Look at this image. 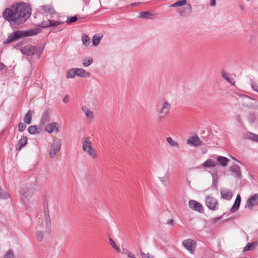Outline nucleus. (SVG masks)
Segmentation results:
<instances>
[{
    "label": "nucleus",
    "mask_w": 258,
    "mask_h": 258,
    "mask_svg": "<svg viewBox=\"0 0 258 258\" xmlns=\"http://www.w3.org/2000/svg\"><path fill=\"white\" fill-rule=\"evenodd\" d=\"M220 194L222 198L226 200H230L232 197V193L230 190L228 189H221Z\"/></svg>",
    "instance_id": "obj_16"
},
{
    "label": "nucleus",
    "mask_w": 258,
    "mask_h": 258,
    "mask_svg": "<svg viewBox=\"0 0 258 258\" xmlns=\"http://www.w3.org/2000/svg\"><path fill=\"white\" fill-rule=\"evenodd\" d=\"M19 131L20 132H23V131H24L26 127V125L22 123V122H20L19 124Z\"/></svg>",
    "instance_id": "obj_47"
},
{
    "label": "nucleus",
    "mask_w": 258,
    "mask_h": 258,
    "mask_svg": "<svg viewBox=\"0 0 258 258\" xmlns=\"http://www.w3.org/2000/svg\"><path fill=\"white\" fill-rule=\"evenodd\" d=\"M210 6L212 7L215 6L216 5V1L215 0H211L210 2Z\"/></svg>",
    "instance_id": "obj_52"
},
{
    "label": "nucleus",
    "mask_w": 258,
    "mask_h": 258,
    "mask_svg": "<svg viewBox=\"0 0 258 258\" xmlns=\"http://www.w3.org/2000/svg\"><path fill=\"white\" fill-rule=\"evenodd\" d=\"M44 214L45 216V221L46 222V229H48V230H50L51 226V220L49 214L48 207L45 208Z\"/></svg>",
    "instance_id": "obj_20"
},
{
    "label": "nucleus",
    "mask_w": 258,
    "mask_h": 258,
    "mask_svg": "<svg viewBox=\"0 0 258 258\" xmlns=\"http://www.w3.org/2000/svg\"><path fill=\"white\" fill-rule=\"evenodd\" d=\"M230 170L235 177L237 178H240V170L239 167L238 165H233L231 166Z\"/></svg>",
    "instance_id": "obj_23"
},
{
    "label": "nucleus",
    "mask_w": 258,
    "mask_h": 258,
    "mask_svg": "<svg viewBox=\"0 0 258 258\" xmlns=\"http://www.w3.org/2000/svg\"><path fill=\"white\" fill-rule=\"evenodd\" d=\"M38 32L36 30H28L25 31L17 30L10 33L7 39L4 42V44H8L18 40L23 37H28L37 35Z\"/></svg>",
    "instance_id": "obj_2"
},
{
    "label": "nucleus",
    "mask_w": 258,
    "mask_h": 258,
    "mask_svg": "<svg viewBox=\"0 0 258 258\" xmlns=\"http://www.w3.org/2000/svg\"><path fill=\"white\" fill-rule=\"evenodd\" d=\"M61 146V141L57 138H54L52 143L51 144L49 151V155L50 158H54L57 153L60 150Z\"/></svg>",
    "instance_id": "obj_3"
},
{
    "label": "nucleus",
    "mask_w": 258,
    "mask_h": 258,
    "mask_svg": "<svg viewBox=\"0 0 258 258\" xmlns=\"http://www.w3.org/2000/svg\"><path fill=\"white\" fill-rule=\"evenodd\" d=\"M139 3H136L132 4V6H136V5H139Z\"/></svg>",
    "instance_id": "obj_58"
},
{
    "label": "nucleus",
    "mask_w": 258,
    "mask_h": 258,
    "mask_svg": "<svg viewBox=\"0 0 258 258\" xmlns=\"http://www.w3.org/2000/svg\"><path fill=\"white\" fill-rule=\"evenodd\" d=\"M188 205L191 209L202 213L204 211V209L202 205L198 202L190 200L188 202Z\"/></svg>",
    "instance_id": "obj_11"
},
{
    "label": "nucleus",
    "mask_w": 258,
    "mask_h": 258,
    "mask_svg": "<svg viewBox=\"0 0 258 258\" xmlns=\"http://www.w3.org/2000/svg\"><path fill=\"white\" fill-rule=\"evenodd\" d=\"M100 37L94 36L92 38L93 44L94 46H97L98 45H99L100 41Z\"/></svg>",
    "instance_id": "obj_42"
},
{
    "label": "nucleus",
    "mask_w": 258,
    "mask_h": 258,
    "mask_svg": "<svg viewBox=\"0 0 258 258\" xmlns=\"http://www.w3.org/2000/svg\"><path fill=\"white\" fill-rule=\"evenodd\" d=\"M83 151L92 159H95L97 157V153L93 148L92 145Z\"/></svg>",
    "instance_id": "obj_12"
},
{
    "label": "nucleus",
    "mask_w": 258,
    "mask_h": 258,
    "mask_svg": "<svg viewBox=\"0 0 258 258\" xmlns=\"http://www.w3.org/2000/svg\"><path fill=\"white\" fill-rule=\"evenodd\" d=\"M69 100V97L68 95H66L63 98V102L65 103H68Z\"/></svg>",
    "instance_id": "obj_50"
},
{
    "label": "nucleus",
    "mask_w": 258,
    "mask_h": 258,
    "mask_svg": "<svg viewBox=\"0 0 258 258\" xmlns=\"http://www.w3.org/2000/svg\"><path fill=\"white\" fill-rule=\"evenodd\" d=\"M140 253L142 258H155L153 255H152L148 252L145 253L143 252L142 249H140Z\"/></svg>",
    "instance_id": "obj_38"
},
{
    "label": "nucleus",
    "mask_w": 258,
    "mask_h": 258,
    "mask_svg": "<svg viewBox=\"0 0 258 258\" xmlns=\"http://www.w3.org/2000/svg\"><path fill=\"white\" fill-rule=\"evenodd\" d=\"M167 142L172 147H178V144L177 142L173 140L171 137H167L166 139Z\"/></svg>",
    "instance_id": "obj_36"
},
{
    "label": "nucleus",
    "mask_w": 258,
    "mask_h": 258,
    "mask_svg": "<svg viewBox=\"0 0 258 258\" xmlns=\"http://www.w3.org/2000/svg\"><path fill=\"white\" fill-rule=\"evenodd\" d=\"M82 43L84 45L87 46L90 43V39L87 35H83L82 37Z\"/></svg>",
    "instance_id": "obj_35"
},
{
    "label": "nucleus",
    "mask_w": 258,
    "mask_h": 258,
    "mask_svg": "<svg viewBox=\"0 0 258 258\" xmlns=\"http://www.w3.org/2000/svg\"><path fill=\"white\" fill-rule=\"evenodd\" d=\"M49 112L48 111H44L42 116L41 120L43 122H46L47 121L49 118Z\"/></svg>",
    "instance_id": "obj_39"
},
{
    "label": "nucleus",
    "mask_w": 258,
    "mask_h": 258,
    "mask_svg": "<svg viewBox=\"0 0 258 258\" xmlns=\"http://www.w3.org/2000/svg\"><path fill=\"white\" fill-rule=\"evenodd\" d=\"M187 3L186 0H179L177 1L176 3H173L171 5L172 7H178L186 5Z\"/></svg>",
    "instance_id": "obj_33"
},
{
    "label": "nucleus",
    "mask_w": 258,
    "mask_h": 258,
    "mask_svg": "<svg viewBox=\"0 0 258 258\" xmlns=\"http://www.w3.org/2000/svg\"><path fill=\"white\" fill-rule=\"evenodd\" d=\"M192 8L191 5L188 4L185 7L182 8H179L178 9V13L180 15L184 17L189 14L191 12Z\"/></svg>",
    "instance_id": "obj_14"
},
{
    "label": "nucleus",
    "mask_w": 258,
    "mask_h": 258,
    "mask_svg": "<svg viewBox=\"0 0 258 258\" xmlns=\"http://www.w3.org/2000/svg\"><path fill=\"white\" fill-rule=\"evenodd\" d=\"M187 144L190 146L197 147L202 145V142L197 136H192L189 137L186 141Z\"/></svg>",
    "instance_id": "obj_10"
},
{
    "label": "nucleus",
    "mask_w": 258,
    "mask_h": 258,
    "mask_svg": "<svg viewBox=\"0 0 258 258\" xmlns=\"http://www.w3.org/2000/svg\"><path fill=\"white\" fill-rule=\"evenodd\" d=\"M257 242H253L251 243H248L244 248L243 251H248L253 250L257 245Z\"/></svg>",
    "instance_id": "obj_30"
},
{
    "label": "nucleus",
    "mask_w": 258,
    "mask_h": 258,
    "mask_svg": "<svg viewBox=\"0 0 258 258\" xmlns=\"http://www.w3.org/2000/svg\"><path fill=\"white\" fill-rule=\"evenodd\" d=\"M10 197V196L4 191L0 187V198L6 199Z\"/></svg>",
    "instance_id": "obj_40"
},
{
    "label": "nucleus",
    "mask_w": 258,
    "mask_h": 258,
    "mask_svg": "<svg viewBox=\"0 0 258 258\" xmlns=\"http://www.w3.org/2000/svg\"><path fill=\"white\" fill-rule=\"evenodd\" d=\"M93 62L92 58H89L88 59H85L83 60V64L85 67L89 66Z\"/></svg>",
    "instance_id": "obj_44"
},
{
    "label": "nucleus",
    "mask_w": 258,
    "mask_h": 258,
    "mask_svg": "<svg viewBox=\"0 0 258 258\" xmlns=\"http://www.w3.org/2000/svg\"><path fill=\"white\" fill-rule=\"evenodd\" d=\"M21 52L27 55L32 56L35 54L36 48L31 45H27L24 47L20 48Z\"/></svg>",
    "instance_id": "obj_7"
},
{
    "label": "nucleus",
    "mask_w": 258,
    "mask_h": 258,
    "mask_svg": "<svg viewBox=\"0 0 258 258\" xmlns=\"http://www.w3.org/2000/svg\"><path fill=\"white\" fill-rule=\"evenodd\" d=\"M77 20V18L76 16L71 17H68L67 20V23L68 24H71V23L75 22Z\"/></svg>",
    "instance_id": "obj_45"
},
{
    "label": "nucleus",
    "mask_w": 258,
    "mask_h": 258,
    "mask_svg": "<svg viewBox=\"0 0 258 258\" xmlns=\"http://www.w3.org/2000/svg\"><path fill=\"white\" fill-rule=\"evenodd\" d=\"M252 87L253 88L254 90L258 92V86L256 85H252Z\"/></svg>",
    "instance_id": "obj_53"
},
{
    "label": "nucleus",
    "mask_w": 258,
    "mask_h": 258,
    "mask_svg": "<svg viewBox=\"0 0 258 258\" xmlns=\"http://www.w3.org/2000/svg\"><path fill=\"white\" fill-rule=\"evenodd\" d=\"M241 202V197L240 195L238 194L236 196V199L231 209H230V212L231 213H234L236 212L239 208L240 204Z\"/></svg>",
    "instance_id": "obj_18"
},
{
    "label": "nucleus",
    "mask_w": 258,
    "mask_h": 258,
    "mask_svg": "<svg viewBox=\"0 0 258 258\" xmlns=\"http://www.w3.org/2000/svg\"><path fill=\"white\" fill-rule=\"evenodd\" d=\"M171 104L167 100H164L161 107L158 109V114H163L168 115L171 109Z\"/></svg>",
    "instance_id": "obj_9"
},
{
    "label": "nucleus",
    "mask_w": 258,
    "mask_h": 258,
    "mask_svg": "<svg viewBox=\"0 0 258 258\" xmlns=\"http://www.w3.org/2000/svg\"><path fill=\"white\" fill-rule=\"evenodd\" d=\"M76 75V71L75 68L71 69L69 70L66 74L67 78H73Z\"/></svg>",
    "instance_id": "obj_32"
},
{
    "label": "nucleus",
    "mask_w": 258,
    "mask_h": 258,
    "mask_svg": "<svg viewBox=\"0 0 258 258\" xmlns=\"http://www.w3.org/2000/svg\"><path fill=\"white\" fill-rule=\"evenodd\" d=\"M5 68V66L1 62H0V71L4 70Z\"/></svg>",
    "instance_id": "obj_54"
},
{
    "label": "nucleus",
    "mask_w": 258,
    "mask_h": 258,
    "mask_svg": "<svg viewBox=\"0 0 258 258\" xmlns=\"http://www.w3.org/2000/svg\"><path fill=\"white\" fill-rule=\"evenodd\" d=\"M28 132L30 134L35 135L39 133L38 128L36 125L30 126L28 129Z\"/></svg>",
    "instance_id": "obj_34"
},
{
    "label": "nucleus",
    "mask_w": 258,
    "mask_h": 258,
    "mask_svg": "<svg viewBox=\"0 0 258 258\" xmlns=\"http://www.w3.org/2000/svg\"><path fill=\"white\" fill-rule=\"evenodd\" d=\"M253 121H254V119H252V120H251V121H252V122H253Z\"/></svg>",
    "instance_id": "obj_59"
},
{
    "label": "nucleus",
    "mask_w": 258,
    "mask_h": 258,
    "mask_svg": "<svg viewBox=\"0 0 258 258\" xmlns=\"http://www.w3.org/2000/svg\"><path fill=\"white\" fill-rule=\"evenodd\" d=\"M155 16V14H152L148 12H142L140 14V17L148 19L153 18Z\"/></svg>",
    "instance_id": "obj_28"
},
{
    "label": "nucleus",
    "mask_w": 258,
    "mask_h": 258,
    "mask_svg": "<svg viewBox=\"0 0 258 258\" xmlns=\"http://www.w3.org/2000/svg\"><path fill=\"white\" fill-rule=\"evenodd\" d=\"M22 45V43H21V42H20V43H19L17 44L16 45H15V46H14V47L15 48L18 49V48H19V47H20V46H21Z\"/></svg>",
    "instance_id": "obj_55"
},
{
    "label": "nucleus",
    "mask_w": 258,
    "mask_h": 258,
    "mask_svg": "<svg viewBox=\"0 0 258 258\" xmlns=\"http://www.w3.org/2000/svg\"><path fill=\"white\" fill-rule=\"evenodd\" d=\"M257 205H258V194H255L247 200L245 207L251 209L253 206Z\"/></svg>",
    "instance_id": "obj_8"
},
{
    "label": "nucleus",
    "mask_w": 258,
    "mask_h": 258,
    "mask_svg": "<svg viewBox=\"0 0 258 258\" xmlns=\"http://www.w3.org/2000/svg\"><path fill=\"white\" fill-rule=\"evenodd\" d=\"M58 124L57 122H52L47 124L45 130L46 132L51 134L53 132H57L58 131Z\"/></svg>",
    "instance_id": "obj_15"
},
{
    "label": "nucleus",
    "mask_w": 258,
    "mask_h": 258,
    "mask_svg": "<svg viewBox=\"0 0 258 258\" xmlns=\"http://www.w3.org/2000/svg\"><path fill=\"white\" fill-rule=\"evenodd\" d=\"M27 143V138L25 136H22L18 143L16 145V148L17 150L20 151L22 147L25 146Z\"/></svg>",
    "instance_id": "obj_24"
},
{
    "label": "nucleus",
    "mask_w": 258,
    "mask_h": 258,
    "mask_svg": "<svg viewBox=\"0 0 258 258\" xmlns=\"http://www.w3.org/2000/svg\"><path fill=\"white\" fill-rule=\"evenodd\" d=\"M221 76L226 80L229 83L233 86H235V83L233 81V79L230 77V74L225 71L224 70H222L221 72Z\"/></svg>",
    "instance_id": "obj_21"
},
{
    "label": "nucleus",
    "mask_w": 258,
    "mask_h": 258,
    "mask_svg": "<svg viewBox=\"0 0 258 258\" xmlns=\"http://www.w3.org/2000/svg\"><path fill=\"white\" fill-rule=\"evenodd\" d=\"M21 200L24 204H26L30 200L32 192L28 189L23 188L21 190Z\"/></svg>",
    "instance_id": "obj_6"
},
{
    "label": "nucleus",
    "mask_w": 258,
    "mask_h": 258,
    "mask_svg": "<svg viewBox=\"0 0 258 258\" xmlns=\"http://www.w3.org/2000/svg\"><path fill=\"white\" fill-rule=\"evenodd\" d=\"M160 179L161 181L164 182H166L167 181L168 178L166 176H164L163 177H160Z\"/></svg>",
    "instance_id": "obj_51"
},
{
    "label": "nucleus",
    "mask_w": 258,
    "mask_h": 258,
    "mask_svg": "<svg viewBox=\"0 0 258 258\" xmlns=\"http://www.w3.org/2000/svg\"><path fill=\"white\" fill-rule=\"evenodd\" d=\"M218 165V162L216 161L213 160L211 159H208L205 161L202 166L205 168L214 167Z\"/></svg>",
    "instance_id": "obj_22"
},
{
    "label": "nucleus",
    "mask_w": 258,
    "mask_h": 258,
    "mask_svg": "<svg viewBox=\"0 0 258 258\" xmlns=\"http://www.w3.org/2000/svg\"><path fill=\"white\" fill-rule=\"evenodd\" d=\"M81 144L82 150H84L87 147L92 145V139L91 137H85L81 139Z\"/></svg>",
    "instance_id": "obj_17"
},
{
    "label": "nucleus",
    "mask_w": 258,
    "mask_h": 258,
    "mask_svg": "<svg viewBox=\"0 0 258 258\" xmlns=\"http://www.w3.org/2000/svg\"><path fill=\"white\" fill-rule=\"evenodd\" d=\"M63 22L56 21L54 20H48L43 21L41 24V27L44 28H48L50 27L55 26L63 24Z\"/></svg>",
    "instance_id": "obj_13"
},
{
    "label": "nucleus",
    "mask_w": 258,
    "mask_h": 258,
    "mask_svg": "<svg viewBox=\"0 0 258 258\" xmlns=\"http://www.w3.org/2000/svg\"><path fill=\"white\" fill-rule=\"evenodd\" d=\"M14 253L11 249L9 250L5 254L3 258H14Z\"/></svg>",
    "instance_id": "obj_41"
},
{
    "label": "nucleus",
    "mask_w": 258,
    "mask_h": 258,
    "mask_svg": "<svg viewBox=\"0 0 258 258\" xmlns=\"http://www.w3.org/2000/svg\"><path fill=\"white\" fill-rule=\"evenodd\" d=\"M205 203L207 207L210 210L214 211L216 209V207L218 205L217 200L214 197L209 195L205 198Z\"/></svg>",
    "instance_id": "obj_5"
},
{
    "label": "nucleus",
    "mask_w": 258,
    "mask_h": 258,
    "mask_svg": "<svg viewBox=\"0 0 258 258\" xmlns=\"http://www.w3.org/2000/svg\"><path fill=\"white\" fill-rule=\"evenodd\" d=\"M44 46L38 47L36 48V50L35 51V53H36L38 55V57H40L41 55L42 51L44 49Z\"/></svg>",
    "instance_id": "obj_46"
},
{
    "label": "nucleus",
    "mask_w": 258,
    "mask_h": 258,
    "mask_svg": "<svg viewBox=\"0 0 258 258\" xmlns=\"http://www.w3.org/2000/svg\"><path fill=\"white\" fill-rule=\"evenodd\" d=\"M83 112L85 113L86 117L89 119H93L94 117V113L87 106L84 105L82 107Z\"/></svg>",
    "instance_id": "obj_25"
},
{
    "label": "nucleus",
    "mask_w": 258,
    "mask_h": 258,
    "mask_svg": "<svg viewBox=\"0 0 258 258\" xmlns=\"http://www.w3.org/2000/svg\"><path fill=\"white\" fill-rule=\"evenodd\" d=\"M109 241L110 244L113 247V248L114 249V250L117 252H120V249L116 246V243L113 241V240L112 238H109Z\"/></svg>",
    "instance_id": "obj_37"
},
{
    "label": "nucleus",
    "mask_w": 258,
    "mask_h": 258,
    "mask_svg": "<svg viewBox=\"0 0 258 258\" xmlns=\"http://www.w3.org/2000/svg\"><path fill=\"white\" fill-rule=\"evenodd\" d=\"M42 10L45 12L48 13L51 15L55 13L54 9L50 6L44 5L41 7Z\"/></svg>",
    "instance_id": "obj_29"
},
{
    "label": "nucleus",
    "mask_w": 258,
    "mask_h": 258,
    "mask_svg": "<svg viewBox=\"0 0 258 258\" xmlns=\"http://www.w3.org/2000/svg\"><path fill=\"white\" fill-rule=\"evenodd\" d=\"M173 223H174V221H173L172 219L170 220L167 222V223H168V224H170V225H172V224H173Z\"/></svg>",
    "instance_id": "obj_57"
},
{
    "label": "nucleus",
    "mask_w": 258,
    "mask_h": 258,
    "mask_svg": "<svg viewBox=\"0 0 258 258\" xmlns=\"http://www.w3.org/2000/svg\"><path fill=\"white\" fill-rule=\"evenodd\" d=\"M32 114L31 110H29L25 115L24 121L27 124H30L32 120Z\"/></svg>",
    "instance_id": "obj_31"
},
{
    "label": "nucleus",
    "mask_w": 258,
    "mask_h": 258,
    "mask_svg": "<svg viewBox=\"0 0 258 258\" xmlns=\"http://www.w3.org/2000/svg\"><path fill=\"white\" fill-rule=\"evenodd\" d=\"M244 138L258 143V135L249 132L245 134Z\"/></svg>",
    "instance_id": "obj_26"
},
{
    "label": "nucleus",
    "mask_w": 258,
    "mask_h": 258,
    "mask_svg": "<svg viewBox=\"0 0 258 258\" xmlns=\"http://www.w3.org/2000/svg\"><path fill=\"white\" fill-rule=\"evenodd\" d=\"M236 120L239 122H241V120H240V115H238L236 116Z\"/></svg>",
    "instance_id": "obj_56"
},
{
    "label": "nucleus",
    "mask_w": 258,
    "mask_h": 258,
    "mask_svg": "<svg viewBox=\"0 0 258 258\" xmlns=\"http://www.w3.org/2000/svg\"><path fill=\"white\" fill-rule=\"evenodd\" d=\"M125 253L128 256V257H131V258H136L134 255V254H133L132 252L129 251H126V252H125Z\"/></svg>",
    "instance_id": "obj_49"
},
{
    "label": "nucleus",
    "mask_w": 258,
    "mask_h": 258,
    "mask_svg": "<svg viewBox=\"0 0 258 258\" xmlns=\"http://www.w3.org/2000/svg\"><path fill=\"white\" fill-rule=\"evenodd\" d=\"M182 244L191 253H194L197 246V243L195 240L191 239H187L184 240Z\"/></svg>",
    "instance_id": "obj_4"
},
{
    "label": "nucleus",
    "mask_w": 258,
    "mask_h": 258,
    "mask_svg": "<svg viewBox=\"0 0 258 258\" xmlns=\"http://www.w3.org/2000/svg\"><path fill=\"white\" fill-rule=\"evenodd\" d=\"M31 9L27 4H14L6 8L3 13V18L12 25H20L24 23L31 16Z\"/></svg>",
    "instance_id": "obj_1"
},
{
    "label": "nucleus",
    "mask_w": 258,
    "mask_h": 258,
    "mask_svg": "<svg viewBox=\"0 0 258 258\" xmlns=\"http://www.w3.org/2000/svg\"><path fill=\"white\" fill-rule=\"evenodd\" d=\"M159 120L160 121H161L163 120V119L165 118V117L167 115V114H159Z\"/></svg>",
    "instance_id": "obj_48"
},
{
    "label": "nucleus",
    "mask_w": 258,
    "mask_h": 258,
    "mask_svg": "<svg viewBox=\"0 0 258 258\" xmlns=\"http://www.w3.org/2000/svg\"><path fill=\"white\" fill-rule=\"evenodd\" d=\"M216 161L218 162V163H219L222 166L224 167L227 166L229 162V159L224 156H218L217 158Z\"/></svg>",
    "instance_id": "obj_27"
},
{
    "label": "nucleus",
    "mask_w": 258,
    "mask_h": 258,
    "mask_svg": "<svg viewBox=\"0 0 258 258\" xmlns=\"http://www.w3.org/2000/svg\"><path fill=\"white\" fill-rule=\"evenodd\" d=\"M43 237V233L41 231H37L36 232V238L37 241L40 242L42 240Z\"/></svg>",
    "instance_id": "obj_43"
},
{
    "label": "nucleus",
    "mask_w": 258,
    "mask_h": 258,
    "mask_svg": "<svg viewBox=\"0 0 258 258\" xmlns=\"http://www.w3.org/2000/svg\"><path fill=\"white\" fill-rule=\"evenodd\" d=\"M76 76L80 77L87 78L90 76V74L83 69L75 68Z\"/></svg>",
    "instance_id": "obj_19"
}]
</instances>
